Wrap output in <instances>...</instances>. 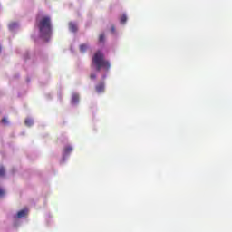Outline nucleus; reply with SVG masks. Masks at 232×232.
<instances>
[{
  "label": "nucleus",
  "instance_id": "nucleus-1",
  "mask_svg": "<svg viewBox=\"0 0 232 232\" xmlns=\"http://www.w3.org/2000/svg\"><path fill=\"white\" fill-rule=\"evenodd\" d=\"M92 66L96 68V72H101L102 70L108 72L111 68V64L108 60L104 59V53L102 51H97L92 56Z\"/></svg>",
  "mask_w": 232,
  "mask_h": 232
},
{
  "label": "nucleus",
  "instance_id": "nucleus-17",
  "mask_svg": "<svg viewBox=\"0 0 232 232\" xmlns=\"http://www.w3.org/2000/svg\"><path fill=\"white\" fill-rule=\"evenodd\" d=\"M111 32H115V26L112 25V26L111 27Z\"/></svg>",
  "mask_w": 232,
  "mask_h": 232
},
{
  "label": "nucleus",
  "instance_id": "nucleus-5",
  "mask_svg": "<svg viewBox=\"0 0 232 232\" xmlns=\"http://www.w3.org/2000/svg\"><path fill=\"white\" fill-rule=\"evenodd\" d=\"M72 104H79V94H77V93L72 94Z\"/></svg>",
  "mask_w": 232,
  "mask_h": 232
},
{
  "label": "nucleus",
  "instance_id": "nucleus-10",
  "mask_svg": "<svg viewBox=\"0 0 232 232\" xmlns=\"http://www.w3.org/2000/svg\"><path fill=\"white\" fill-rule=\"evenodd\" d=\"M120 21L121 24H126V22L128 21V16H126V14H122V16L120 18Z\"/></svg>",
  "mask_w": 232,
  "mask_h": 232
},
{
  "label": "nucleus",
  "instance_id": "nucleus-7",
  "mask_svg": "<svg viewBox=\"0 0 232 232\" xmlns=\"http://www.w3.org/2000/svg\"><path fill=\"white\" fill-rule=\"evenodd\" d=\"M86 50H88V44H82L80 45V52L82 53H84L86 52Z\"/></svg>",
  "mask_w": 232,
  "mask_h": 232
},
{
  "label": "nucleus",
  "instance_id": "nucleus-11",
  "mask_svg": "<svg viewBox=\"0 0 232 232\" xmlns=\"http://www.w3.org/2000/svg\"><path fill=\"white\" fill-rule=\"evenodd\" d=\"M6 175V169H5V167L0 166V177H5Z\"/></svg>",
  "mask_w": 232,
  "mask_h": 232
},
{
  "label": "nucleus",
  "instance_id": "nucleus-14",
  "mask_svg": "<svg viewBox=\"0 0 232 232\" xmlns=\"http://www.w3.org/2000/svg\"><path fill=\"white\" fill-rule=\"evenodd\" d=\"M2 124H5V126L8 125V119L3 118L2 119Z\"/></svg>",
  "mask_w": 232,
  "mask_h": 232
},
{
  "label": "nucleus",
  "instance_id": "nucleus-9",
  "mask_svg": "<svg viewBox=\"0 0 232 232\" xmlns=\"http://www.w3.org/2000/svg\"><path fill=\"white\" fill-rule=\"evenodd\" d=\"M73 151V149L70 146L64 148V153L65 155H69V153H72Z\"/></svg>",
  "mask_w": 232,
  "mask_h": 232
},
{
  "label": "nucleus",
  "instance_id": "nucleus-2",
  "mask_svg": "<svg viewBox=\"0 0 232 232\" xmlns=\"http://www.w3.org/2000/svg\"><path fill=\"white\" fill-rule=\"evenodd\" d=\"M37 24L42 37H50L52 35V19L50 16H43L41 19L37 18Z\"/></svg>",
  "mask_w": 232,
  "mask_h": 232
},
{
  "label": "nucleus",
  "instance_id": "nucleus-6",
  "mask_svg": "<svg viewBox=\"0 0 232 232\" xmlns=\"http://www.w3.org/2000/svg\"><path fill=\"white\" fill-rule=\"evenodd\" d=\"M69 30L71 32H77V24H73V23H69Z\"/></svg>",
  "mask_w": 232,
  "mask_h": 232
},
{
  "label": "nucleus",
  "instance_id": "nucleus-15",
  "mask_svg": "<svg viewBox=\"0 0 232 232\" xmlns=\"http://www.w3.org/2000/svg\"><path fill=\"white\" fill-rule=\"evenodd\" d=\"M90 79H92V80L97 79V74L92 73V74L90 75Z\"/></svg>",
  "mask_w": 232,
  "mask_h": 232
},
{
  "label": "nucleus",
  "instance_id": "nucleus-12",
  "mask_svg": "<svg viewBox=\"0 0 232 232\" xmlns=\"http://www.w3.org/2000/svg\"><path fill=\"white\" fill-rule=\"evenodd\" d=\"M105 39H106V36L104 35V34H101L99 36V43L104 44Z\"/></svg>",
  "mask_w": 232,
  "mask_h": 232
},
{
  "label": "nucleus",
  "instance_id": "nucleus-8",
  "mask_svg": "<svg viewBox=\"0 0 232 232\" xmlns=\"http://www.w3.org/2000/svg\"><path fill=\"white\" fill-rule=\"evenodd\" d=\"M24 122H25V125H27L28 127L34 126V120L30 118H27Z\"/></svg>",
  "mask_w": 232,
  "mask_h": 232
},
{
  "label": "nucleus",
  "instance_id": "nucleus-3",
  "mask_svg": "<svg viewBox=\"0 0 232 232\" xmlns=\"http://www.w3.org/2000/svg\"><path fill=\"white\" fill-rule=\"evenodd\" d=\"M95 90H96L97 93H102V92H104V82H102L98 83L95 87Z\"/></svg>",
  "mask_w": 232,
  "mask_h": 232
},
{
  "label": "nucleus",
  "instance_id": "nucleus-16",
  "mask_svg": "<svg viewBox=\"0 0 232 232\" xmlns=\"http://www.w3.org/2000/svg\"><path fill=\"white\" fill-rule=\"evenodd\" d=\"M3 195H5V190L0 187V197H3Z\"/></svg>",
  "mask_w": 232,
  "mask_h": 232
},
{
  "label": "nucleus",
  "instance_id": "nucleus-13",
  "mask_svg": "<svg viewBox=\"0 0 232 232\" xmlns=\"http://www.w3.org/2000/svg\"><path fill=\"white\" fill-rule=\"evenodd\" d=\"M15 26H17V24L15 23H12L9 24V30H14V28H15Z\"/></svg>",
  "mask_w": 232,
  "mask_h": 232
},
{
  "label": "nucleus",
  "instance_id": "nucleus-4",
  "mask_svg": "<svg viewBox=\"0 0 232 232\" xmlns=\"http://www.w3.org/2000/svg\"><path fill=\"white\" fill-rule=\"evenodd\" d=\"M28 215V209L24 208L20 210L17 213V218H23V217H26Z\"/></svg>",
  "mask_w": 232,
  "mask_h": 232
}]
</instances>
